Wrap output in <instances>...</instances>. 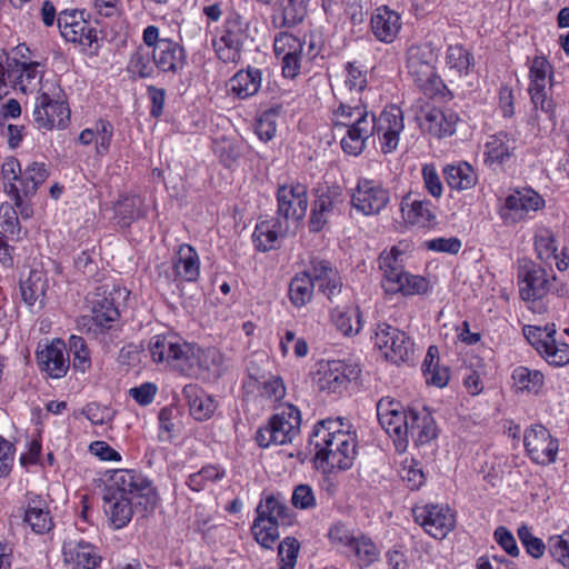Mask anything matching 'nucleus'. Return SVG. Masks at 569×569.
<instances>
[{"mask_svg":"<svg viewBox=\"0 0 569 569\" xmlns=\"http://www.w3.org/2000/svg\"><path fill=\"white\" fill-rule=\"evenodd\" d=\"M148 350L153 362L166 365L186 377L199 378L207 372L219 375L222 366L218 349L201 348L173 333L153 336Z\"/></svg>","mask_w":569,"mask_h":569,"instance_id":"1","label":"nucleus"},{"mask_svg":"<svg viewBox=\"0 0 569 569\" xmlns=\"http://www.w3.org/2000/svg\"><path fill=\"white\" fill-rule=\"evenodd\" d=\"M311 442L316 449V461L325 471L348 470L357 457L358 436L345 418H328L319 421L312 431Z\"/></svg>","mask_w":569,"mask_h":569,"instance_id":"2","label":"nucleus"},{"mask_svg":"<svg viewBox=\"0 0 569 569\" xmlns=\"http://www.w3.org/2000/svg\"><path fill=\"white\" fill-rule=\"evenodd\" d=\"M333 132L340 137L342 150L350 156L360 154L367 140L375 133L376 114L359 99L357 102H340L332 113Z\"/></svg>","mask_w":569,"mask_h":569,"instance_id":"3","label":"nucleus"},{"mask_svg":"<svg viewBox=\"0 0 569 569\" xmlns=\"http://www.w3.org/2000/svg\"><path fill=\"white\" fill-rule=\"evenodd\" d=\"M328 538L332 547L359 568L369 567L380 557V548L369 536L342 522H336L329 528Z\"/></svg>","mask_w":569,"mask_h":569,"instance_id":"4","label":"nucleus"},{"mask_svg":"<svg viewBox=\"0 0 569 569\" xmlns=\"http://www.w3.org/2000/svg\"><path fill=\"white\" fill-rule=\"evenodd\" d=\"M300 410L291 403H283L276 408L264 425L259 427L256 441L260 448L292 443L300 433Z\"/></svg>","mask_w":569,"mask_h":569,"instance_id":"5","label":"nucleus"},{"mask_svg":"<svg viewBox=\"0 0 569 569\" xmlns=\"http://www.w3.org/2000/svg\"><path fill=\"white\" fill-rule=\"evenodd\" d=\"M107 493L130 498L136 501V507L143 510L153 508L157 503V491L151 481L142 473L130 469L116 470L107 487Z\"/></svg>","mask_w":569,"mask_h":569,"instance_id":"6","label":"nucleus"},{"mask_svg":"<svg viewBox=\"0 0 569 569\" xmlns=\"http://www.w3.org/2000/svg\"><path fill=\"white\" fill-rule=\"evenodd\" d=\"M437 53L431 43L411 44L406 52V67L415 83L427 96L439 91L442 84L436 73Z\"/></svg>","mask_w":569,"mask_h":569,"instance_id":"7","label":"nucleus"},{"mask_svg":"<svg viewBox=\"0 0 569 569\" xmlns=\"http://www.w3.org/2000/svg\"><path fill=\"white\" fill-rule=\"evenodd\" d=\"M102 289L103 287H94L87 293L86 300L90 306L91 315L83 316L79 320L81 331L96 338H103L110 332L120 317L118 308Z\"/></svg>","mask_w":569,"mask_h":569,"instance_id":"8","label":"nucleus"},{"mask_svg":"<svg viewBox=\"0 0 569 569\" xmlns=\"http://www.w3.org/2000/svg\"><path fill=\"white\" fill-rule=\"evenodd\" d=\"M359 373L358 366L345 360H321L317 363L313 381L320 391L342 393Z\"/></svg>","mask_w":569,"mask_h":569,"instance_id":"9","label":"nucleus"},{"mask_svg":"<svg viewBox=\"0 0 569 569\" xmlns=\"http://www.w3.org/2000/svg\"><path fill=\"white\" fill-rule=\"evenodd\" d=\"M377 417L382 429L393 440L398 451L407 448V429L409 411L391 398H382L377 403Z\"/></svg>","mask_w":569,"mask_h":569,"instance_id":"10","label":"nucleus"},{"mask_svg":"<svg viewBox=\"0 0 569 569\" xmlns=\"http://www.w3.org/2000/svg\"><path fill=\"white\" fill-rule=\"evenodd\" d=\"M523 446L529 459L540 466L555 463L559 451V441L542 425H533L523 433Z\"/></svg>","mask_w":569,"mask_h":569,"instance_id":"11","label":"nucleus"},{"mask_svg":"<svg viewBox=\"0 0 569 569\" xmlns=\"http://www.w3.org/2000/svg\"><path fill=\"white\" fill-rule=\"evenodd\" d=\"M373 340L385 358L392 362L407 361L413 352V343L406 332L385 322L377 326Z\"/></svg>","mask_w":569,"mask_h":569,"instance_id":"12","label":"nucleus"},{"mask_svg":"<svg viewBox=\"0 0 569 569\" xmlns=\"http://www.w3.org/2000/svg\"><path fill=\"white\" fill-rule=\"evenodd\" d=\"M413 517L423 530L435 539H443L456 526V517L448 506L425 505L413 509Z\"/></svg>","mask_w":569,"mask_h":569,"instance_id":"13","label":"nucleus"},{"mask_svg":"<svg viewBox=\"0 0 569 569\" xmlns=\"http://www.w3.org/2000/svg\"><path fill=\"white\" fill-rule=\"evenodd\" d=\"M38 67L36 62H20L9 58L6 66L0 62V96L8 93L3 90L7 88L22 92L34 89L39 74Z\"/></svg>","mask_w":569,"mask_h":569,"instance_id":"14","label":"nucleus"},{"mask_svg":"<svg viewBox=\"0 0 569 569\" xmlns=\"http://www.w3.org/2000/svg\"><path fill=\"white\" fill-rule=\"evenodd\" d=\"M308 209L307 187L301 183H287L277 190V217L289 224V220L299 221Z\"/></svg>","mask_w":569,"mask_h":569,"instance_id":"15","label":"nucleus"},{"mask_svg":"<svg viewBox=\"0 0 569 569\" xmlns=\"http://www.w3.org/2000/svg\"><path fill=\"white\" fill-rule=\"evenodd\" d=\"M33 121L39 129H63L70 121V109L64 101L53 100L48 93L37 97Z\"/></svg>","mask_w":569,"mask_h":569,"instance_id":"16","label":"nucleus"},{"mask_svg":"<svg viewBox=\"0 0 569 569\" xmlns=\"http://www.w3.org/2000/svg\"><path fill=\"white\" fill-rule=\"evenodd\" d=\"M273 51L281 59L283 77L295 79L301 69L305 41L291 33L280 32L274 37Z\"/></svg>","mask_w":569,"mask_h":569,"instance_id":"17","label":"nucleus"},{"mask_svg":"<svg viewBox=\"0 0 569 569\" xmlns=\"http://www.w3.org/2000/svg\"><path fill=\"white\" fill-rule=\"evenodd\" d=\"M389 202V192L380 183L362 179L351 197L352 206L363 214L379 213Z\"/></svg>","mask_w":569,"mask_h":569,"instance_id":"18","label":"nucleus"},{"mask_svg":"<svg viewBox=\"0 0 569 569\" xmlns=\"http://www.w3.org/2000/svg\"><path fill=\"white\" fill-rule=\"evenodd\" d=\"M403 129V114L396 106L385 109L378 118L376 117L375 132L378 134L383 153H390L397 149L399 136Z\"/></svg>","mask_w":569,"mask_h":569,"instance_id":"19","label":"nucleus"},{"mask_svg":"<svg viewBox=\"0 0 569 569\" xmlns=\"http://www.w3.org/2000/svg\"><path fill=\"white\" fill-rule=\"evenodd\" d=\"M49 173L46 164L42 162H31L24 169H21L16 182H10L6 188L17 207L22 204V197L30 198L36 194L40 184L48 178Z\"/></svg>","mask_w":569,"mask_h":569,"instance_id":"20","label":"nucleus"},{"mask_svg":"<svg viewBox=\"0 0 569 569\" xmlns=\"http://www.w3.org/2000/svg\"><path fill=\"white\" fill-rule=\"evenodd\" d=\"M61 36L68 41L78 43L83 49L91 48L98 41L97 30L88 21L78 17L77 11H63L58 16Z\"/></svg>","mask_w":569,"mask_h":569,"instance_id":"21","label":"nucleus"},{"mask_svg":"<svg viewBox=\"0 0 569 569\" xmlns=\"http://www.w3.org/2000/svg\"><path fill=\"white\" fill-rule=\"evenodd\" d=\"M62 555L69 569H96L102 560L96 546L83 539H67L62 545Z\"/></svg>","mask_w":569,"mask_h":569,"instance_id":"22","label":"nucleus"},{"mask_svg":"<svg viewBox=\"0 0 569 569\" xmlns=\"http://www.w3.org/2000/svg\"><path fill=\"white\" fill-rule=\"evenodd\" d=\"M37 359L40 368L53 379L64 377L70 367L69 356H66V343L60 339L52 340L39 350Z\"/></svg>","mask_w":569,"mask_h":569,"instance_id":"23","label":"nucleus"},{"mask_svg":"<svg viewBox=\"0 0 569 569\" xmlns=\"http://www.w3.org/2000/svg\"><path fill=\"white\" fill-rule=\"evenodd\" d=\"M152 60L159 71L178 73L186 64L184 49L170 39H161L152 49Z\"/></svg>","mask_w":569,"mask_h":569,"instance_id":"24","label":"nucleus"},{"mask_svg":"<svg viewBox=\"0 0 569 569\" xmlns=\"http://www.w3.org/2000/svg\"><path fill=\"white\" fill-rule=\"evenodd\" d=\"M517 149V139L513 134L500 131L490 136L485 144V162L489 166H502Z\"/></svg>","mask_w":569,"mask_h":569,"instance_id":"25","label":"nucleus"},{"mask_svg":"<svg viewBox=\"0 0 569 569\" xmlns=\"http://www.w3.org/2000/svg\"><path fill=\"white\" fill-rule=\"evenodd\" d=\"M402 256L403 252L397 246H393L389 251L385 250L380 253L378 262L385 279L397 284H419L417 277L405 272Z\"/></svg>","mask_w":569,"mask_h":569,"instance_id":"26","label":"nucleus"},{"mask_svg":"<svg viewBox=\"0 0 569 569\" xmlns=\"http://www.w3.org/2000/svg\"><path fill=\"white\" fill-rule=\"evenodd\" d=\"M406 429L407 442L411 438L416 445H425L437 437L436 421L426 408L409 410V420Z\"/></svg>","mask_w":569,"mask_h":569,"instance_id":"27","label":"nucleus"},{"mask_svg":"<svg viewBox=\"0 0 569 569\" xmlns=\"http://www.w3.org/2000/svg\"><path fill=\"white\" fill-rule=\"evenodd\" d=\"M370 24L373 36L379 41L391 43L401 28V18L396 11L382 6L375 10Z\"/></svg>","mask_w":569,"mask_h":569,"instance_id":"28","label":"nucleus"},{"mask_svg":"<svg viewBox=\"0 0 569 569\" xmlns=\"http://www.w3.org/2000/svg\"><path fill=\"white\" fill-rule=\"evenodd\" d=\"M23 521L37 535L49 532L53 526V518L47 500L40 496L28 499Z\"/></svg>","mask_w":569,"mask_h":569,"instance_id":"29","label":"nucleus"},{"mask_svg":"<svg viewBox=\"0 0 569 569\" xmlns=\"http://www.w3.org/2000/svg\"><path fill=\"white\" fill-rule=\"evenodd\" d=\"M289 230V224L278 218L266 219L257 223L253 241L260 251H269L279 246V239Z\"/></svg>","mask_w":569,"mask_h":569,"instance_id":"30","label":"nucleus"},{"mask_svg":"<svg viewBox=\"0 0 569 569\" xmlns=\"http://www.w3.org/2000/svg\"><path fill=\"white\" fill-rule=\"evenodd\" d=\"M458 114L448 109L429 108L423 111V126L436 138L452 136L456 132Z\"/></svg>","mask_w":569,"mask_h":569,"instance_id":"31","label":"nucleus"},{"mask_svg":"<svg viewBox=\"0 0 569 569\" xmlns=\"http://www.w3.org/2000/svg\"><path fill=\"white\" fill-rule=\"evenodd\" d=\"M256 518L263 519L267 523L289 526L292 522L290 508L280 496L270 495L260 500L256 508Z\"/></svg>","mask_w":569,"mask_h":569,"instance_id":"32","label":"nucleus"},{"mask_svg":"<svg viewBox=\"0 0 569 569\" xmlns=\"http://www.w3.org/2000/svg\"><path fill=\"white\" fill-rule=\"evenodd\" d=\"M340 202V194L333 190H327L318 194L313 201L309 219L310 231H321Z\"/></svg>","mask_w":569,"mask_h":569,"instance_id":"33","label":"nucleus"},{"mask_svg":"<svg viewBox=\"0 0 569 569\" xmlns=\"http://www.w3.org/2000/svg\"><path fill=\"white\" fill-rule=\"evenodd\" d=\"M134 500L107 493L103 497V510L114 529L124 528L133 516Z\"/></svg>","mask_w":569,"mask_h":569,"instance_id":"34","label":"nucleus"},{"mask_svg":"<svg viewBox=\"0 0 569 569\" xmlns=\"http://www.w3.org/2000/svg\"><path fill=\"white\" fill-rule=\"evenodd\" d=\"M182 393L188 401L191 416L198 421L212 417L217 409L216 400L197 385H187Z\"/></svg>","mask_w":569,"mask_h":569,"instance_id":"35","label":"nucleus"},{"mask_svg":"<svg viewBox=\"0 0 569 569\" xmlns=\"http://www.w3.org/2000/svg\"><path fill=\"white\" fill-rule=\"evenodd\" d=\"M296 281H308L310 284H341L342 279L338 270L327 260L313 259L310 264L293 278Z\"/></svg>","mask_w":569,"mask_h":569,"instance_id":"36","label":"nucleus"},{"mask_svg":"<svg viewBox=\"0 0 569 569\" xmlns=\"http://www.w3.org/2000/svg\"><path fill=\"white\" fill-rule=\"evenodd\" d=\"M335 328L346 337L357 336L363 327V316L359 305L355 307H336L330 311Z\"/></svg>","mask_w":569,"mask_h":569,"instance_id":"37","label":"nucleus"},{"mask_svg":"<svg viewBox=\"0 0 569 569\" xmlns=\"http://www.w3.org/2000/svg\"><path fill=\"white\" fill-rule=\"evenodd\" d=\"M174 271L179 280L193 282L200 273L199 256L190 244H181L174 260Z\"/></svg>","mask_w":569,"mask_h":569,"instance_id":"38","label":"nucleus"},{"mask_svg":"<svg viewBox=\"0 0 569 569\" xmlns=\"http://www.w3.org/2000/svg\"><path fill=\"white\" fill-rule=\"evenodd\" d=\"M262 81V73L257 68L248 67L246 70L238 71L230 80V91L240 99L254 96Z\"/></svg>","mask_w":569,"mask_h":569,"instance_id":"39","label":"nucleus"},{"mask_svg":"<svg viewBox=\"0 0 569 569\" xmlns=\"http://www.w3.org/2000/svg\"><path fill=\"white\" fill-rule=\"evenodd\" d=\"M443 177L447 184L457 191L471 189L478 181V174L475 169L465 161L447 164L443 168Z\"/></svg>","mask_w":569,"mask_h":569,"instance_id":"40","label":"nucleus"},{"mask_svg":"<svg viewBox=\"0 0 569 569\" xmlns=\"http://www.w3.org/2000/svg\"><path fill=\"white\" fill-rule=\"evenodd\" d=\"M403 217L412 224L419 227H430L436 222V214L432 204L429 201L403 199L401 202Z\"/></svg>","mask_w":569,"mask_h":569,"instance_id":"41","label":"nucleus"},{"mask_svg":"<svg viewBox=\"0 0 569 569\" xmlns=\"http://www.w3.org/2000/svg\"><path fill=\"white\" fill-rule=\"evenodd\" d=\"M227 28L226 33L220 38V42H222L224 47L230 48V59H239L240 49L243 44L246 23L242 21V17L239 13L233 12L230 14Z\"/></svg>","mask_w":569,"mask_h":569,"instance_id":"42","label":"nucleus"},{"mask_svg":"<svg viewBox=\"0 0 569 569\" xmlns=\"http://www.w3.org/2000/svg\"><path fill=\"white\" fill-rule=\"evenodd\" d=\"M226 477V469L219 465H206L199 471L190 473L186 480L187 487L200 492L219 482Z\"/></svg>","mask_w":569,"mask_h":569,"instance_id":"43","label":"nucleus"},{"mask_svg":"<svg viewBox=\"0 0 569 569\" xmlns=\"http://www.w3.org/2000/svg\"><path fill=\"white\" fill-rule=\"evenodd\" d=\"M513 386L518 391H527L531 393H538L543 383L545 377L542 372L528 367L520 366L513 369L511 375Z\"/></svg>","mask_w":569,"mask_h":569,"instance_id":"44","label":"nucleus"},{"mask_svg":"<svg viewBox=\"0 0 569 569\" xmlns=\"http://www.w3.org/2000/svg\"><path fill=\"white\" fill-rule=\"evenodd\" d=\"M543 199L535 191L516 192L506 199V208L512 211H536L543 206Z\"/></svg>","mask_w":569,"mask_h":569,"instance_id":"45","label":"nucleus"},{"mask_svg":"<svg viewBox=\"0 0 569 569\" xmlns=\"http://www.w3.org/2000/svg\"><path fill=\"white\" fill-rule=\"evenodd\" d=\"M538 353L552 367H563L569 363V345L556 339H547Z\"/></svg>","mask_w":569,"mask_h":569,"instance_id":"46","label":"nucleus"},{"mask_svg":"<svg viewBox=\"0 0 569 569\" xmlns=\"http://www.w3.org/2000/svg\"><path fill=\"white\" fill-rule=\"evenodd\" d=\"M69 353L74 370L84 373L90 369V351L82 337L71 336L69 338Z\"/></svg>","mask_w":569,"mask_h":569,"instance_id":"47","label":"nucleus"},{"mask_svg":"<svg viewBox=\"0 0 569 569\" xmlns=\"http://www.w3.org/2000/svg\"><path fill=\"white\" fill-rule=\"evenodd\" d=\"M520 298L533 313L541 315L547 311L549 303L547 287H522Z\"/></svg>","mask_w":569,"mask_h":569,"instance_id":"48","label":"nucleus"},{"mask_svg":"<svg viewBox=\"0 0 569 569\" xmlns=\"http://www.w3.org/2000/svg\"><path fill=\"white\" fill-rule=\"evenodd\" d=\"M549 81V90L553 84L552 67L545 57H535L529 68V87L546 86Z\"/></svg>","mask_w":569,"mask_h":569,"instance_id":"49","label":"nucleus"},{"mask_svg":"<svg viewBox=\"0 0 569 569\" xmlns=\"http://www.w3.org/2000/svg\"><path fill=\"white\" fill-rule=\"evenodd\" d=\"M281 525L267 523L263 519L254 518L251 527L252 535L256 541L266 549H271L276 541L279 539V527Z\"/></svg>","mask_w":569,"mask_h":569,"instance_id":"50","label":"nucleus"},{"mask_svg":"<svg viewBox=\"0 0 569 569\" xmlns=\"http://www.w3.org/2000/svg\"><path fill=\"white\" fill-rule=\"evenodd\" d=\"M152 52L144 51L143 49H138L134 51L128 63V72H130L133 77L139 78H152L154 74V63L151 62Z\"/></svg>","mask_w":569,"mask_h":569,"instance_id":"51","label":"nucleus"},{"mask_svg":"<svg viewBox=\"0 0 569 569\" xmlns=\"http://www.w3.org/2000/svg\"><path fill=\"white\" fill-rule=\"evenodd\" d=\"M518 278L526 284H549L550 281L547 271L528 259L519 261Z\"/></svg>","mask_w":569,"mask_h":569,"instance_id":"52","label":"nucleus"},{"mask_svg":"<svg viewBox=\"0 0 569 569\" xmlns=\"http://www.w3.org/2000/svg\"><path fill=\"white\" fill-rule=\"evenodd\" d=\"M548 551L555 561L569 569V531L549 537Z\"/></svg>","mask_w":569,"mask_h":569,"instance_id":"53","label":"nucleus"},{"mask_svg":"<svg viewBox=\"0 0 569 569\" xmlns=\"http://www.w3.org/2000/svg\"><path fill=\"white\" fill-rule=\"evenodd\" d=\"M535 248L539 259L557 258V244L553 232L548 228H539L535 234Z\"/></svg>","mask_w":569,"mask_h":569,"instance_id":"54","label":"nucleus"},{"mask_svg":"<svg viewBox=\"0 0 569 569\" xmlns=\"http://www.w3.org/2000/svg\"><path fill=\"white\" fill-rule=\"evenodd\" d=\"M549 91L550 90H547L546 86L528 88L533 109H540L542 112L548 114L549 119L553 120L556 118V103Z\"/></svg>","mask_w":569,"mask_h":569,"instance_id":"55","label":"nucleus"},{"mask_svg":"<svg viewBox=\"0 0 569 569\" xmlns=\"http://www.w3.org/2000/svg\"><path fill=\"white\" fill-rule=\"evenodd\" d=\"M517 535L529 556L539 559L545 555L548 543L546 545L540 538L533 536L527 525H521L517 530Z\"/></svg>","mask_w":569,"mask_h":569,"instance_id":"56","label":"nucleus"},{"mask_svg":"<svg viewBox=\"0 0 569 569\" xmlns=\"http://www.w3.org/2000/svg\"><path fill=\"white\" fill-rule=\"evenodd\" d=\"M259 392L263 399L274 405L286 397V386L280 377L271 376L261 382Z\"/></svg>","mask_w":569,"mask_h":569,"instance_id":"57","label":"nucleus"},{"mask_svg":"<svg viewBox=\"0 0 569 569\" xmlns=\"http://www.w3.org/2000/svg\"><path fill=\"white\" fill-rule=\"evenodd\" d=\"M310 0H288L283 7L281 26L293 27L302 22L308 11Z\"/></svg>","mask_w":569,"mask_h":569,"instance_id":"58","label":"nucleus"},{"mask_svg":"<svg viewBox=\"0 0 569 569\" xmlns=\"http://www.w3.org/2000/svg\"><path fill=\"white\" fill-rule=\"evenodd\" d=\"M299 542L287 537L278 547L279 569H293L297 563Z\"/></svg>","mask_w":569,"mask_h":569,"instance_id":"59","label":"nucleus"},{"mask_svg":"<svg viewBox=\"0 0 569 569\" xmlns=\"http://www.w3.org/2000/svg\"><path fill=\"white\" fill-rule=\"evenodd\" d=\"M346 79L345 84L350 91L362 92L368 84L367 71L356 64V62H347L345 66Z\"/></svg>","mask_w":569,"mask_h":569,"instance_id":"60","label":"nucleus"},{"mask_svg":"<svg viewBox=\"0 0 569 569\" xmlns=\"http://www.w3.org/2000/svg\"><path fill=\"white\" fill-rule=\"evenodd\" d=\"M471 54L462 46H450L447 50L446 62L450 69L460 74L467 72L470 67Z\"/></svg>","mask_w":569,"mask_h":569,"instance_id":"61","label":"nucleus"},{"mask_svg":"<svg viewBox=\"0 0 569 569\" xmlns=\"http://www.w3.org/2000/svg\"><path fill=\"white\" fill-rule=\"evenodd\" d=\"M277 111L276 110H267L262 112L256 123V133L261 141L271 140L277 131Z\"/></svg>","mask_w":569,"mask_h":569,"instance_id":"62","label":"nucleus"},{"mask_svg":"<svg viewBox=\"0 0 569 569\" xmlns=\"http://www.w3.org/2000/svg\"><path fill=\"white\" fill-rule=\"evenodd\" d=\"M291 502L293 507L302 510L313 509L317 506L315 492L308 485H299L293 489Z\"/></svg>","mask_w":569,"mask_h":569,"instance_id":"63","label":"nucleus"},{"mask_svg":"<svg viewBox=\"0 0 569 569\" xmlns=\"http://www.w3.org/2000/svg\"><path fill=\"white\" fill-rule=\"evenodd\" d=\"M139 198H124L117 202L114 210L116 213L123 220L124 224H129L134 219L141 216V210L139 208Z\"/></svg>","mask_w":569,"mask_h":569,"instance_id":"64","label":"nucleus"}]
</instances>
